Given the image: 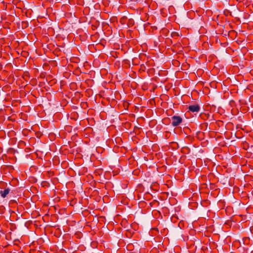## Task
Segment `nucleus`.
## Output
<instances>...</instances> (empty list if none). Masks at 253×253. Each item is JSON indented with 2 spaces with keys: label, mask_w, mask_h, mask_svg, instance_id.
I'll use <instances>...</instances> for the list:
<instances>
[{
  "label": "nucleus",
  "mask_w": 253,
  "mask_h": 253,
  "mask_svg": "<svg viewBox=\"0 0 253 253\" xmlns=\"http://www.w3.org/2000/svg\"><path fill=\"white\" fill-rule=\"evenodd\" d=\"M171 125L173 126H179L182 122V119L179 116H173L171 117Z\"/></svg>",
  "instance_id": "f257e3e1"
},
{
  "label": "nucleus",
  "mask_w": 253,
  "mask_h": 253,
  "mask_svg": "<svg viewBox=\"0 0 253 253\" xmlns=\"http://www.w3.org/2000/svg\"><path fill=\"white\" fill-rule=\"evenodd\" d=\"M200 106L199 105L196 104L194 105H189L188 107V110L189 111L192 113H198L200 110Z\"/></svg>",
  "instance_id": "f03ea898"
},
{
  "label": "nucleus",
  "mask_w": 253,
  "mask_h": 253,
  "mask_svg": "<svg viewBox=\"0 0 253 253\" xmlns=\"http://www.w3.org/2000/svg\"><path fill=\"white\" fill-rule=\"evenodd\" d=\"M10 190V189L8 188L4 189V190H0V194L1 196L3 198H5L9 193Z\"/></svg>",
  "instance_id": "7ed1b4c3"
}]
</instances>
